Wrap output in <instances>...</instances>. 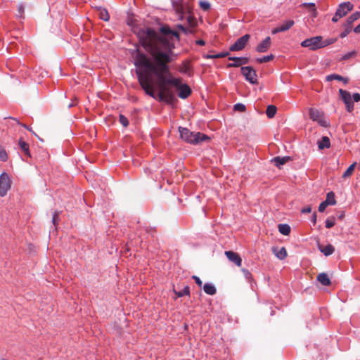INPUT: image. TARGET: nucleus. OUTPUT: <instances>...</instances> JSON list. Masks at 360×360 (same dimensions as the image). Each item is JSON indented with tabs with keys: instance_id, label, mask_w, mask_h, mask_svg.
Listing matches in <instances>:
<instances>
[{
	"instance_id": "1",
	"label": "nucleus",
	"mask_w": 360,
	"mask_h": 360,
	"mask_svg": "<svg viewBox=\"0 0 360 360\" xmlns=\"http://www.w3.org/2000/svg\"><path fill=\"white\" fill-rule=\"evenodd\" d=\"M139 42L150 58L139 49L135 51L134 65L136 68H144L150 75L157 79L158 89H162L167 98L172 103L174 98L172 91L167 86L169 84L165 82L166 79L174 78L169 72V63L178 58L174 52V39H179L177 32L172 30L169 27H162L159 31L153 28L139 29L136 33Z\"/></svg>"
},
{
	"instance_id": "2",
	"label": "nucleus",
	"mask_w": 360,
	"mask_h": 360,
	"mask_svg": "<svg viewBox=\"0 0 360 360\" xmlns=\"http://www.w3.org/2000/svg\"><path fill=\"white\" fill-rule=\"evenodd\" d=\"M136 74L141 88L144 90L147 95L154 99L158 100L160 102L171 103L165 96V94L162 89H159L158 94L155 93L152 84V79L150 77V74L146 72V70H144V68H136Z\"/></svg>"
},
{
	"instance_id": "3",
	"label": "nucleus",
	"mask_w": 360,
	"mask_h": 360,
	"mask_svg": "<svg viewBox=\"0 0 360 360\" xmlns=\"http://www.w3.org/2000/svg\"><path fill=\"white\" fill-rule=\"evenodd\" d=\"M180 137L188 143L197 145L201 142L207 141L210 137L200 132H192L185 127H179Z\"/></svg>"
},
{
	"instance_id": "4",
	"label": "nucleus",
	"mask_w": 360,
	"mask_h": 360,
	"mask_svg": "<svg viewBox=\"0 0 360 360\" xmlns=\"http://www.w3.org/2000/svg\"><path fill=\"white\" fill-rule=\"evenodd\" d=\"M165 82L178 89L179 90L178 96L182 99L188 98L191 94V88L186 84H182L179 78H168Z\"/></svg>"
},
{
	"instance_id": "5",
	"label": "nucleus",
	"mask_w": 360,
	"mask_h": 360,
	"mask_svg": "<svg viewBox=\"0 0 360 360\" xmlns=\"http://www.w3.org/2000/svg\"><path fill=\"white\" fill-rule=\"evenodd\" d=\"M172 6L178 15L179 20H182L184 19V15L186 13H189L190 7L183 0H173Z\"/></svg>"
},
{
	"instance_id": "6",
	"label": "nucleus",
	"mask_w": 360,
	"mask_h": 360,
	"mask_svg": "<svg viewBox=\"0 0 360 360\" xmlns=\"http://www.w3.org/2000/svg\"><path fill=\"white\" fill-rule=\"evenodd\" d=\"M241 73L245 79L252 84L258 83L256 71L251 66H245L241 68Z\"/></svg>"
},
{
	"instance_id": "7",
	"label": "nucleus",
	"mask_w": 360,
	"mask_h": 360,
	"mask_svg": "<svg viewBox=\"0 0 360 360\" xmlns=\"http://www.w3.org/2000/svg\"><path fill=\"white\" fill-rule=\"evenodd\" d=\"M321 36H316L311 38L306 39L301 42L302 47H307L310 50L315 51L321 49Z\"/></svg>"
},
{
	"instance_id": "8",
	"label": "nucleus",
	"mask_w": 360,
	"mask_h": 360,
	"mask_svg": "<svg viewBox=\"0 0 360 360\" xmlns=\"http://www.w3.org/2000/svg\"><path fill=\"white\" fill-rule=\"evenodd\" d=\"M250 36L246 34L238 38L229 48L231 51H238L243 50L247 44Z\"/></svg>"
},
{
	"instance_id": "9",
	"label": "nucleus",
	"mask_w": 360,
	"mask_h": 360,
	"mask_svg": "<svg viewBox=\"0 0 360 360\" xmlns=\"http://www.w3.org/2000/svg\"><path fill=\"white\" fill-rule=\"evenodd\" d=\"M11 187V182L8 175L3 172L0 175V196L6 195L8 191Z\"/></svg>"
},
{
	"instance_id": "10",
	"label": "nucleus",
	"mask_w": 360,
	"mask_h": 360,
	"mask_svg": "<svg viewBox=\"0 0 360 360\" xmlns=\"http://www.w3.org/2000/svg\"><path fill=\"white\" fill-rule=\"evenodd\" d=\"M353 4L349 1L341 3L336 10L337 15H339L341 18L345 16L353 9Z\"/></svg>"
},
{
	"instance_id": "11",
	"label": "nucleus",
	"mask_w": 360,
	"mask_h": 360,
	"mask_svg": "<svg viewBox=\"0 0 360 360\" xmlns=\"http://www.w3.org/2000/svg\"><path fill=\"white\" fill-rule=\"evenodd\" d=\"M309 117L313 121H316L323 127H326V122L323 120V112L318 109L311 108Z\"/></svg>"
},
{
	"instance_id": "12",
	"label": "nucleus",
	"mask_w": 360,
	"mask_h": 360,
	"mask_svg": "<svg viewBox=\"0 0 360 360\" xmlns=\"http://www.w3.org/2000/svg\"><path fill=\"white\" fill-rule=\"evenodd\" d=\"M229 60H233V63H229L227 68H238L241 65H245L248 63V58L245 57L231 56L229 58Z\"/></svg>"
},
{
	"instance_id": "13",
	"label": "nucleus",
	"mask_w": 360,
	"mask_h": 360,
	"mask_svg": "<svg viewBox=\"0 0 360 360\" xmlns=\"http://www.w3.org/2000/svg\"><path fill=\"white\" fill-rule=\"evenodd\" d=\"M271 45V37H266L256 47V51L259 53H264L267 51Z\"/></svg>"
},
{
	"instance_id": "14",
	"label": "nucleus",
	"mask_w": 360,
	"mask_h": 360,
	"mask_svg": "<svg viewBox=\"0 0 360 360\" xmlns=\"http://www.w3.org/2000/svg\"><path fill=\"white\" fill-rule=\"evenodd\" d=\"M225 255L227 258L232 262H233L236 266H240L242 264V259L239 257V255L233 252V251H226Z\"/></svg>"
},
{
	"instance_id": "15",
	"label": "nucleus",
	"mask_w": 360,
	"mask_h": 360,
	"mask_svg": "<svg viewBox=\"0 0 360 360\" xmlns=\"http://www.w3.org/2000/svg\"><path fill=\"white\" fill-rule=\"evenodd\" d=\"M290 160V158L289 156H283V157L277 156V157H275L274 158H273L271 161L274 163V165L276 167H280L281 165H283Z\"/></svg>"
},
{
	"instance_id": "16",
	"label": "nucleus",
	"mask_w": 360,
	"mask_h": 360,
	"mask_svg": "<svg viewBox=\"0 0 360 360\" xmlns=\"http://www.w3.org/2000/svg\"><path fill=\"white\" fill-rule=\"evenodd\" d=\"M339 94L341 96L342 100L345 103V104H348V103H349L350 101H352L351 94L349 91H347L345 90L340 89Z\"/></svg>"
},
{
	"instance_id": "17",
	"label": "nucleus",
	"mask_w": 360,
	"mask_h": 360,
	"mask_svg": "<svg viewBox=\"0 0 360 360\" xmlns=\"http://www.w3.org/2000/svg\"><path fill=\"white\" fill-rule=\"evenodd\" d=\"M203 290L206 294L209 295H214L217 292V289L215 286L210 283H206L203 285Z\"/></svg>"
},
{
	"instance_id": "18",
	"label": "nucleus",
	"mask_w": 360,
	"mask_h": 360,
	"mask_svg": "<svg viewBox=\"0 0 360 360\" xmlns=\"http://www.w3.org/2000/svg\"><path fill=\"white\" fill-rule=\"evenodd\" d=\"M360 18V11H356L351 14L347 19L345 26H351V25Z\"/></svg>"
},
{
	"instance_id": "19",
	"label": "nucleus",
	"mask_w": 360,
	"mask_h": 360,
	"mask_svg": "<svg viewBox=\"0 0 360 360\" xmlns=\"http://www.w3.org/2000/svg\"><path fill=\"white\" fill-rule=\"evenodd\" d=\"M319 250L325 256H329L332 255L335 251L334 247L330 244L323 247H319Z\"/></svg>"
},
{
	"instance_id": "20",
	"label": "nucleus",
	"mask_w": 360,
	"mask_h": 360,
	"mask_svg": "<svg viewBox=\"0 0 360 360\" xmlns=\"http://www.w3.org/2000/svg\"><path fill=\"white\" fill-rule=\"evenodd\" d=\"M317 280L325 286L329 285L330 284V280L328 276L325 273L319 274Z\"/></svg>"
},
{
	"instance_id": "21",
	"label": "nucleus",
	"mask_w": 360,
	"mask_h": 360,
	"mask_svg": "<svg viewBox=\"0 0 360 360\" xmlns=\"http://www.w3.org/2000/svg\"><path fill=\"white\" fill-rule=\"evenodd\" d=\"M273 252L279 259H284L287 257V251L284 247H282L279 250L275 248Z\"/></svg>"
},
{
	"instance_id": "22",
	"label": "nucleus",
	"mask_w": 360,
	"mask_h": 360,
	"mask_svg": "<svg viewBox=\"0 0 360 360\" xmlns=\"http://www.w3.org/2000/svg\"><path fill=\"white\" fill-rule=\"evenodd\" d=\"M184 18H186L191 28H193L195 26H197V20L194 16H193L191 14V11L189 12V13H186V15H184Z\"/></svg>"
},
{
	"instance_id": "23",
	"label": "nucleus",
	"mask_w": 360,
	"mask_h": 360,
	"mask_svg": "<svg viewBox=\"0 0 360 360\" xmlns=\"http://www.w3.org/2000/svg\"><path fill=\"white\" fill-rule=\"evenodd\" d=\"M333 79L338 80V81H342L345 84H347L348 82V79L343 77L341 75H337V74H331L326 77V81L330 82Z\"/></svg>"
},
{
	"instance_id": "24",
	"label": "nucleus",
	"mask_w": 360,
	"mask_h": 360,
	"mask_svg": "<svg viewBox=\"0 0 360 360\" xmlns=\"http://www.w3.org/2000/svg\"><path fill=\"white\" fill-rule=\"evenodd\" d=\"M330 146V139L327 136H323L321 140L318 143V147L319 149L328 148Z\"/></svg>"
},
{
	"instance_id": "25",
	"label": "nucleus",
	"mask_w": 360,
	"mask_h": 360,
	"mask_svg": "<svg viewBox=\"0 0 360 360\" xmlns=\"http://www.w3.org/2000/svg\"><path fill=\"white\" fill-rule=\"evenodd\" d=\"M19 146L26 156H27L29 158L31 157L28 143H27L25 141H22V139H20L19 140Z\"/></svg>"
},
{
	"instance_id": "26",
	"label": "nucleus",
	"mask_w": 360,
	"mask_h": 360,
	"mask_svg": "<svg viewBox=\"0 0 360 360\" xmlns=\"http://www.w3.org/2000/svg\"><path fill=\"white\" fill-rule=\"evenodd\" d=\"M278 228V231L284 236H288L290 233V226L287 224H280Z\"/></svg>"
},
{
	"instance_id": "27",
	"label": "nucleus",
	"mask_w": 360,
	"mask_h": 360,
	"mask_svg": "<svg viewBox=\"0 0 360 360\" xmlns=\"http://www.w3.org/2000/svg\"><path fill=\"white\" fill-rule=\"evenodd\" d=\"M295 24V22L293 20H288L285 22H283L281 25H279V27L281 28L282 32H285L290 29Z\"/></svg>"
},
{
	"instance_id": "28",
	"label": "nucleus",
	"mask_w": 360,
	"mask_h": 360,
	"mask_svg": "<svg viewBox=\"0 0 360 360\" xmlns=\"http://www.w3.org/2000/svg\"><path fill=\"white\" fill-rule=\"evenodd\" d=\"M277 108L276 106L270 105L266 108V115L269 118H273L276 113Z\"/></svg>"
},
{
	"instance_id": "29",
	"label": "nucleus",
	"mask_w": 360,
	"mask_h": 360,
	"mask_svg": "<svg viewBox=\"0 0 360 360\" xmlns=\"http://www.w3.org/2000/svg\"><path fill=\"white\" fill-rule=\"evenodd\" d=\"M174 293L178 297H181L184 295H188L190 293V288L188 286H185L182 290L176 291L174 290Z\"/></svg>"
},
{
	"instance_id": "30",
	"label": "nucleus",
	"mask_w": 360,
	"mask_h": 360,
	"mask_svg": "<svg viewBox=\"0 0 360 360\" xmlns=\"http://www.w3.org/2000/svg\"><path fill=\"white\" fill-rule=\"evenodd\" d=\"M274 58V56L273 54H270L268 56H263L262 58H258L256 59V61L259 63H264L272 60Z\"/></svg>"
},
{
	"instance_id": "31",
	"label": "nucleus",
	"mask_w": 360,
	"mask_h": 360,
	"mask_svg": "<svg viewBox=\"0 0 360 360\" xmlns=\"http://www.w3.org/2000/svg\"><path fill=\"white\" fill-rule=\"evenodd\" d=\"M191 70V67L189 65V63L188 61H184L179 68V71L181 73L186 74L188 73Z\"/></svg>"
},
{
	"instance_id": "32",
	"label": "nucleus",
	"mask_w": 360,
	"mask_h": 360,
	"mask_svg": "<svg viewBox=\"0 0 360 360\" xmlns=\"http://www.w3.org/2000/svg\"><path fill=\"white\" fill-rule=\"evenodd\" d=\"M325 201H328V202H330L329 205H335L336 204V200L334 193L332 191L328 193Z\"/></svg>"
},
{
	"instance_id": "33",
	"label": "nucleus",
	"mask_w": 360,
	"mask_h": 360,
	"mask_svg": "<svg viewBox=\"0 0 360 360\" xmlns=\"http://www.w3.org/2000/svg\"><path fill=\"white\" fill-rule=\"evenodd\" d=\"M356 162L352 164L347 169V170L344 172L343 175H342V177L343 178H346V177H348L349 176H351L352 174V172L355 168V166H356Z\"/></svg>"
},
{
	"instance_id": "34",
	"label": "nucleus",
	"mask_w": 360,
	"mask_h": 360,
	"mask_svg": "<svg viewBox=\"0 0 360 360\" xmlns=\"http://www.w3.org/2000/svg\"><path fill=\"white\" fill-rule=\"evenodd\" d=\"M335 41H336V39H333V38L327 39L326 40H323V39H322L321 40V49L333 44L334 42H335Z\"/></svg>"
},
{
	"instance_id": "35",
	"label": "nucleus",
	"mask_w": 360,
	"mask_h": 360,
	"mask_svg": "<svg viewBox=\"0 0 360 360\" xmlns=\"http://www.w3.org/2000/svg\"><path fill=\"white\" fill-rule=\"evenodd\" d=\"M326 227L327 229L332 228L335 224V218L334 217H330L326 220Z\"/></svg>"
},
{
	"instance_id": "36",
	"label": "nucleus",
	"mask_w": 360,
	"mask_h": 360,
	"mask_svg": "<svg viewBox=\"0 0 360 360\" xmlns=\"http://www.w3.org/2000/svg\"><path fill=\"white\" fill-rule=\"evenodd\" d=\"M100 18L104 21H108L110 19L109 14L106 9H101L100 11Z\"/></svg>"
},
{
	"instance_id": "37",
	"label": "nucleus",
	"mask_w": 360,
	"mask_h": 360,
	"mask_svg": "<svg viewBox=\"0 0 360 360\" xmlns=\"http://www.w3.org/2000/svg\"><path fill=\"white\" fill-rule=\"evenodd\" d=\"M119 122L124 127H127L129 125L128 119L124 115L120 114L119 115Z\"/></svg>"
},
{
	"instance_id": "38",
	"label": "nucleus",
	"mask_w": 360,
	"mask_h": 360,
	"mask_svg": "<svg viewBox=\"0 0 360 360\" xmlns=\"http://www.w3.org/2000/svg\"><path fill=\"white\" fill-rule=\"evenodd\" d=\"M302 6H304V7H307V6H309V7H311V8H312L311 11H312V13H313V16H314V17H316V15H317V12H316V8H315V4H314V3H312V2L306 3V2H305V3H303V4H302Z\"/></svg>"
},
{
	"instance_id": "39",
	"label": "nucleus",
	"mask_w": 360,
	"mask_h": 360,
	"mask_svg": "<svg viewBox=\"0 0 360 360\" xmlns=\"http://www.w3.org/2000/svg\"><path fill=\"white\" fill-rule=\"evenodd\" d=\"M233 109L236 111L244 112L246 109V107L244 104L238 103L233 105Z\"/></svg>"
},
{
	"instance_id": "40",
	"label": "nucleus",
	"mask_w": 360,
	"mask_h": 360,
	"mask_svg": "<svg viewBox=\"0 0 360 360\" xmlns=\"http://www.w3.org/2000/svg\"><path fill=\"white\" fill-rule=\"evenodd\" d=\"M200 6L203 11H207L210 8L211 5L208 1H200Z\"/></svg>"
},
{
	"instance_id": "41",
	"label": "nucleus",
	"mask_w": 360,
	"mask_h": 360,
	"mask_svg": "<svg viewBox=\"0 0 360 360\" xmlns=\"http://www.w3.org/2000/svg\"><path fill=\"white\" fill-rule=\"evenodd\" d=\"M355 55H356V52L354 51L348 52L341 57V60H347L349 59L350 58L354 56Z\"/></svg>"
},
{
	"instance_id": "42",
	"label": "nucleus",
	"mask_w": 360,
	"mask_h": 360,
	"mask_svg": "<svg viewBox=\"0 0 360 360\" xmlns=\"http://www.w3.org/2000/svg\"><path fill=\"white\" fill-rule=\"evenodd\" d=\"M8 159V155H7V153L6 152V150L2 148H0V160L1 161H6Z\"/></svg>"
},
{
	"instance_id": "43",
	"label": "nucleus",
	"mask_w": 360,
	"mask_h": 360,
	"mask_svg": "<svg viewBox=\"0 0 360 360\" xmlns=\"http://www.w3.org/2000/svg\"><path fill=\"white\" fill-rule=\"evenodd\" d=\"M329 203L330 202L328 201H323L319 206V211L320 212H323L326 210V207L329 205Z\"/></svg>"
},
{
	"instance_id": "44",
	"label": "nucleus",
	"mask_w": 360,
	"mask_h": 360,
	"mask_svg": "<svg viewBox=\"0 0 360 360\" xmlns=\"http://www.w3.org/2000/svg\"><path fill=\"white\" fill-rule=\"evenodd\" d=\"M346 29L344 32L340 33V37L344 38L351 32V26H345Z\"/></svg>"
},
{
	"instance_id": "45",
	"label": "nucleus",
	"mask_w": 360,
	"mask_h": 360,
	"mask_svg": "<svg viewBox=\"0 0 360 360\" xmlns=\"http://www.w3.org/2000/svg\"><path fill=\"white\" fill-rule=\"evenodd\" d=\"M192 278L195 281V283L199 286L201 287L202 285V282L200 280V278L197 276H193Z\"/></svg>"
},
{
	"instance_id": "46",
	"label": "nucleus",
	"mask_w": 360,
	"mask_h": 360,
	"mask_svg": "<svg viewBox=\"0 0 360 360\" xmlns=\"http://www.w3.org/2000/svg\"><path fill=\"white\" fill-rule=\"evenodd\" d=\"M346 105V108H347V110L348 112H352L354 109V103H353V101H350L349 103L348 104H345Z\"/></svg>"
},
{
	"instance_id": "47",
	"label": "nucleus",
	"mask_w": 360,
	"mask_h": 360,
	"mask_svg": "<svg viewBox=\"0 0 360 360\" xmlns=\"http://www.w3.org/2000/svg\"><path fill=\"white\" fill-rule=\"evenodd\" d=\"M354 100V102L360 101V94L355 93L352 95V100Z\"/></svg>"
},
{
	"instance_id": "48",
	"label": "nucleus",
	"mask_w": 360,
	"mask_h": 360,
	"mask_svg": "<svg viewBox=\"0 0 360 360\" xmlns=\"http://www.w3.org/2000/svg\"><path fill=\"white\" fill-rule=\"evenodd\" d=\"M311 212V208L310 206H307V207H303L301 210V212L303 213V214L310 213Z\"/></svg>"
},
{
	"instance_id": "49",
	"label": "nucleus",
	"mask_w": 360,
	"mask_h": 360,
	"mask_svg": "<svg viewBox=\"0 0 360 360\" xmlns=\"http://www.w3.org/2000/svg\"><path fill=\"white\" fill-rule=\"evenodd\" d=\"M228 54H229L228 52L219 53L214 55V58H223V57L228 56Z\"/></svg>"
},
{
	"instance_id": "50",
	"label": "nucleus",
	"mask_w": 360,
	"mask_h": 360,
	"mask_svg": "<svg viewBox=\"0 0 360 360\" xmlns=\"http://www.w3.org/2000/svg\"><path fill=\"white\" fill-rule=\"evenodd\" d=\"M58 212H54L53 214V217H52V222L54 225L56 224V222L58 221Z\"/></svg>"
},
{
	"instance_id": "51",
	"label": "nucleus",
	"mask_w": 360,
	"mask_h": 360,
	"mask_svg": "<svg viewBox=\"0 0 360 360\" xmlns=\"http://www.w3.org/2000/svg\"><path fill=\"white\" fill-rule=\"evenodd\" d=\"M182 32L185 34H193V30L191 29V28H187L185 27V28L182 30Z\"/></svg>"
},
{
	"instance_id": "52",
	"label": "nucleus",
	"mask_w": 360,
	"mask_h": 360,
	"mask_svg": "<svg viewBox=\"0 0 360 360\" xmlns=\"http://www.w3.org/2000/svg\"><path fill=\"white\" fill-rule=\"evenodd\" d=\"M282 32L281 28L279 26H278V27H276V28H274V29H273V30H272L271 33H272L273 34H277V33H278V32Z\"/></svg>"
},
{
	"instance_id": "53",
	"label": "nucleus",
	"mask_w": 360,
	"mask_h": 360,
	"mask_svg": "<svg viewBox=\"0 0 360 360\" xmlns=\"http://www.w3.org/2000/svg\"><path fill=\"white\" fill-rule=\"evenodd\" d=\"M15 121H16V122L21 125L22 127L25 128V129H27L29 131H32V129L30 128H29L26 124H22L20 123L17 119H13Z\"/></svg>"
},
{
	"instance_id": "54",
	"label": "nucleus",
	"mask_w": 360,
	"mask_h": 360,
	"mask_svg": "<svg viewBox=\"0 0 360 360\" xmlns=\"http://www.w3.org/2000/svg\"><path fill=\"white\" fill-rule=\"evenodd\" d=\"M341 18L339 15H337V13L335 12L334 16L332 18V21L334 22H336L338 21V20Z\"/></svg>"
},
{
	"instance_id": "55",
	"label": "nucleus",
	"mask_w": 360,
	"mask_h": 360,
	"mask_svg": "<svg viewBox=\"0 0 360 360\" xmlns=\"http://www.w3.org/2000/svg\"><path fill=\"white\" fill-rule=\"evenodd\" d=\"M311 221V222L313 223L314 225L316 224V213H314L312 214Z\"/></svg>"
},
{
	"instance_id": "56",
	"label": "nucleus",
	"mask_w": 360,
	"mask_h": 360,
	"mask_svg": "<svg viewBox=\"0 0 360 360\" xmlns=\"http://www.w3.org/2000/svg\"><path fill=\"white\" fill-rule=\"evenodd\" d=\"M354 32L356 34L360 33V23L356 27L354 28Z\"/></svg>"
},
{
	"instance_id": "57",
	"label": "nucleus",
	"mask_w": 360,
	"mask_h": 360,
	"mask_svg": "<svg viewBox=\"0 0 360 360\" xmlns=\"http://www.w3.org/2000/svg\"><path fill=\"white\" fill-rule=\"evenodd\" d=\"M196 44H198V45H200V46H203V45L205 44V42L202 39H199V40L196 41Z\"/></svg>"
},
{
	"instance_id": "58",
	"label": "nucleus",
	"mask_w": 360,
	"mask_h": 360,
	"mask_svg": "<svg viewBox=\"0 0 360 360\" xmlns=\"http://www.w3.org/2000/svg\"><path fill=\"white\" fill-rule=\"evenodd\" d=\"M243 271L244 273V275L246 278H248L250 276V273L247 269H243Z\"/></svg>"
},
{
	"instance_id": "59",
	"label": "nucleus",
	"mask_w": 360,
	"mask_h": 360,
	"mask_svg": "<svg viewBox=\"0 0 360 360\" xmlns=\"http://www.w3.org/2000/svg\"><path fill=\"white\" fill-rule=\"evenodd\" d=\"M205 58H207V59H210V58H214V55H210V54H207L205 56Z\"/></svg>"
},
{
	"instance_id": "60",
	"label": "nucleus",
	"mask_w": 360,
	"mask_h": 360,
	"mask_svg": "<svg viewBox=\"0 0 360 360\" xmlns=\"http://www.w3.org/2000/svg\"><path fill=\"white\" fill-rule=\"evenodd\" d=\"M18 11H19L20 13H22L23 12V7L22 5L18 6Z\"/></svg>"
},
{
	"instance_id": "61",
	"label": "nucleus",
	"mask_w": 360,
	"mask_h": 360,
	"mask_svg": "<svg viewBox=\"0 0 360 360\" xmlns=\"http://www.w3.org/2000/svg\"><path fill=\"white\" fill-rule=\"evenodd\" d=\"M177 28H179V30H181L182 31L185 28V27L182 25H178Z\"/></svg>"
},
{
	"instance_id": "62",
	"label": "nucleus",
	"mask_w": 360,
	"mask_h": 360,
	"mask_svg": "<svg viewBox=\"0 0 360 360\" xmlns=\"http://www.w3.org/2000/svg\"><path fill=\"white\" fill-rule=\"evenodd\" d=\"M72 103H70L68 107L70 108V107H72Z\"/></svg>"
}]
</instances>
